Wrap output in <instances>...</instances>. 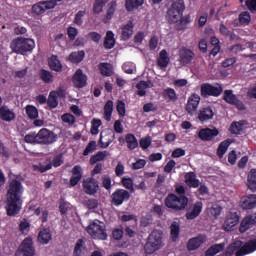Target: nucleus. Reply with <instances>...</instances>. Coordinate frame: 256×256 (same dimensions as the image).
Returning a JSON list of instances; mask_svg holds the SVG:
<instances>
[{
    "label": "nucleus",
    "mask_w": 256,
    "mask_h": 256,
    "mask_svg": "<svg viewBox=\"0 0 256 256\" xmlns=\"http://www.w3.org/2000/svg\"><path fill=\"white\" fill-rule=\"evenodd\" d=\"M183 11H185V1L172 0L167 12L168 21L176 23L180 29H185L187 23H191V16L183 17Z\"/></svg>",
    "instance_id": "obj_1"
},
{
    "label": "nucleus",
    "mask_w": 256,
    "mask_h": 256,
    "mask_svg": "<svg viewBox=\"0 0 256 256\" xmlns=\"http://www.w3.org/2000/svg\"><path fill=\"white\" fill-rule=\"evenodd\" d=\"M189 199L184 195L169 194L165 199V205L174 211H183L187 207Z\"/></svg>",
    "instance_id": "obj_2"
},
{
    "label": "nucleus",
    "mask_w": 256,
    "mask_h": 256,
    "mask_svg": "<svg viewBox=\"0 0 256 256\" xmlns=\"http://www.w3.org/2000/svg\"><path fill=\"white\" fill-rule=\"evenodd\" d=\"M10 47L14 53H27L35 49V41L29 38H18L11 42Z\"/></svg>",
    "instance_id": "obj_3"
},
{
    "label": "nucleus",
    "mask_w": 256,
    "mask_h": 256,
    "mask_svg": "<svg viewBox=\"0 0 256 256\" xmlns=\"http://www.w3.org/2000/svg\"><path fill=\"white\" fill-rule=\"evenodd\" d=\"M87 233L91 236L92 239H98L105 241L107 239V230L105 229V224L99 220H95L90 223L86 228Z\"/></svg>",
    "instance_id": "obj_4"
},
{
    "label": "nucleus",
    "mask_w": 256,
    "mask_h": 256,
    "mask_svg": "<svg viewBox=\"0 0 256 256\" xmlns=\"http://www.w3.org/2000/svg\"><path fill=\"white\" fill-rule=\"evenodd\" d=\"M61 1L62 0H46L37 2L32 5L31 11L33 15H43L51 9H55V7H57V3Z\"/></svg>",
    "instance_id": "obj_5"
},
{
    "label": "nucleus",
    "mask_w": 256,
    "mask_h": 256,
    "mask_svg": "<svg viewBox=\"0 0 256 256\" xmlns=\"http://www.w3.org/2000/svg\"><path fill=\"white\" fill-rule=\"evenodd\" d=\"M23 201L21 198L6 196V211L9 217H13L21 211Z\"/></svg>",
    "instance_id": "obj_6"
},
{
    "label": "nucleus",
    "mask_w": 256,
    "mask_h": 256,
    "mask_svg": "<svg viewBox=\"0 0 256 256\" xmlns=\"http://www.w3.org/2000/svg\"><path fill=\"white\" fill-rule=\"evenodd\" d=\"M56 139L57 135L47 128H42L37 133V144L39 145H51L55 143Z\"/></svg>",
    "instance_id": "obj_7"
},
{
    "label": "nucleus",
    "mask_w": 256,
    "mask_h": 256,
    "mask_svg": "<svg viewBox=\"0 0 256 256\" xmlns=\"http://www.w3.org/2000/svg\"><path fill=\"white\" fill-rule=\"evenodd\" d=\"M21 195H23V184H21V181L17 179L10 180L7 187L6 197L21 199Z\"/></svg>",
    "instance_id": "obj_8"
},
{
    "label": "nucleus",
    "mask_w": 256,
    "mask_h": 256,
    "mask_svg": "<svg viewBox=\"0 0 256 256\" xmlns=\"http://www.w3.org/2000/svg\"><path fill=\"white\" fill-rule=\"evenodd\" d=\"M82 187L87 195H95L99 191V182L95 178L89 177L83 180Z\"/></svg>",
    "instance_id": "obj_9"
},
{
    "label": "nucleus",
    "mask_w": 256,
    "mask_h": 256,
    "mask_svg": "<svg viewBox=\"0 0 256 256\" xmlns=\"http://www.w3.org/2000/svg\"><path fill=\"white\" fill-rule=\"evenodd\" d=\"M112 203L116 206L123 205L124 201H129L131 194L124 189H118L112 194Z\"/></svg>",
    "instance_id": "obj_10"
},
{
    "label": "nucleus",
    "mask_w": 256,
    "mask_h": 256,
    "mask_svg": "<svg viewBox=\"0 0 256 256\" xmlns=\"http://www.w3.org/2000/svg\"><path fill=\"white\" fill-rule=\"evenodd\" d=\"M201 102V97L199 94H193L188 98L186 104V111L188 115H195L197 109L199 108V103Z\"/></svg>",
    "instance_id": "obj_11"
},
{
    "label": "nucleus",
    "mask_w": 256,
    "mask_h": 256,
    "mask_svg": "<svg viewBox=\"0 0 256 256\" xmlns=\"http://www.w3.org/2000/svg\"><path fill=\"white\" fill-rule=\"evenodd\" d=\"M237 225H239V215L234 212L228 213L223 223L224 231H233V227H237Z\"/></svg>",
    "instance_id": "obj_12"
},
{
    "label": "nucleus",
    "mask_w": 256,
    "mask_h": 256,
    "mask_svg": "<svg viewBox=\"0 0 256 256\" xmlns=\"http://www.w3.org/2000/svg\"><path fill=\"white\" fill-rule=\"evenodd\" d=\"M223 93V88L221 86L215 87L210 84H204L201 87V94L203 97H207L209 95H212L213 97H219Z\"/></svg>",
    "instance_id": "obj_13"
},
{
    "label": "nucleus",
    "mask_w": 256,
    "mask_h": 256,
    "mask_svg": "<svg viewBox=\"0 0 256 256\" xmlns=\"http://www.w3.org/2000/svg\"><path fill=\"white\" fill-rule=\"evenodd\" d=\"M239 253H244V250H243V242L238 240L230 244L226 250V253L223 254L222 256H243V255H239Z\"/></svg>",
    "instance_id": "obj_14"
},
{
    "label": "nucleus",
    "mask_w": 256,
    "mask_h": 256,
    "mask_svg": "<svg viewBox=\"0 0 256 256\" xmlns=\"http://www.w3.org/2000/svg\"><path fill=\"white\" fill-rule=\"evenodd\" d=\"M217 135H219V130H217V128H204L201 129L198 133V137L202 141H212V139H215Z\"/></svg>",
    "instance_id": "obj_15"
},
{
    "label": "nucleus",
    "mask_w": 256,
    "mask_h": 256,
    "mask_svg": "<svg viewBox=\"0 0 256 256\" xmlns=\"http://www.w3.org/2000/svg\"><path fill=\"white\" fill-rule=\"evenodd\" d=\"M195 53L187 48H182L179 51V62L181 65H189L193 61Z\"/></svg>",
    "instance_id": "obj_16"
},
{
    "label": "nucleus",
    "mask_w": 256,
    "mask_h": 256,
    "mask_svg": "<svg viewBox=\"0 0 256 256\" xmlns=\"http://www.w3.org/2000/svg\"><path fill=\"white\" fill-rule=\"evenodd\" d=\"M115 139V133L113 130H107L100 134V145L103 149H107Z\"/></svg>",
    "instance_id": "obj_17"
},
{
    "label": "nucleus",
    "mask_w": 256,
    "mask_h": 256,
    "mask_svg": "<svg viewBox=\"0 0 256 256\" xmlns=\"http://www.w3.org/2000/svg\"><path fill=\"white\" fill-rule=\"evenodd\" d=\"M201 211H203V203L196 202L193 207L189 208L186 213V219L189 221L193 219H197L199 215H201Z\"/></svg>",
    "instance_id": "obj_18"
},
{
    "label": "nucleus",
    "mask_w": 256,
    "mask_h": 256,
    "mask_svg": "<svg viewBox=\"0 0 256 256\" xmlns=\"http://www.w3.org/2000/svg\"><path fill=\"white\" fill-rule=\"evenodd\" d=\"M20 249L25 256H34L35 255V247L33 246V239L26 238L21 246Z\"/></svg>",
    "instance_id": "obj_19"
},
{
    "label": "nucleus",
    "mask_w": 256,
    "mask_h": 256,
    "mask_svg": "<svg viewBox=\"0 0 256 256\" xmlns=\"http://www.w3.org/2000/svg\"><path fill=\"white\" fill-rule=\"evenodd\" d=\"M206 238L205 236H197L192 239H190L187 243V249L188 251H197L203 243H205Z\"/></svg>",
    "instance_id": "obj_20"
},
{
    "label": "nucleus",
    "mask_w": 256,
    "mask_h": 256,
    "mask_svg": "<svg viewBox=\"0 0 256 256\" xmlns=\"http://www.w3.org/2000/svg\"><path fill=\"white\" fill-rule=\"evenodd\" d=\"M83 179V168L81 166L76 165L72 169V177L70 179V185L75 187L77 183H79Z\"/></svg>",
    "instance_id": "obj_21"
},
{
    "label": "nucleus",
    "mask_w": 256,
    "mask_h": 256,
    "mask_svg": "<svg viewBox=\"0 0 256 256\" xmlns=\"http://www.w3.org/2000/svg\"><path fill=\"white\" fill-rule=\"evenodd\" d=\"M73 83L75 87H78L79 89L87 85V76L83 74V70L79 69L76 71L73 77Z\"/></svg>",
    "instance_id": "obj_22"
},
{
    "label": "nucleus",
    "mask_w": 256,
    "mask_h": 256,
    "mask_svg": "<svg viewBox=\"0 0 256 256\" xmlns=\"http://www.w3.org/2000/svg\"><path fill=\"white\" fill-rule=\"evenodd\" d=\"M242 209H255L256 207V194H250L241 200Z\"/></svg>",
    "instance_id": "obj_23"
},
{
    "label": "nucleus",
    "mask_w": 256,
    "mask_h": 256,
    "mask_svg": "<svg viewBox=\"0 0 256 256\" xmlns=\"http://www.w3.org/2000/svg\"><path fill=\"white\" fill-rule=\"evenodd\" d=\"M151 88H153V82L151 80L140 81L136 85V89H138L137 95H139V97H145L147 95V92L145 91V89H151Z\"/></svg>",
    "instance_id": "obj_24"
},
{
    "label": "nucleus",
    "mask_w": 256,
    "mask_h": 256,
    "mask_svg": "<svg viewBox=\"0 0 256 256\" xmlns=\"http://www.w3.org/2000/svg\"><path fill=\"white\" fill-rule=\"evenodd\" d=\"M148 241L154 243V245H157L158 247H161L163 245V233L159 230H154L148 237Z\"/></svg>",
    "instance_id": "obj_25"
},
{
    "label": "nucleus",
    "mask_w": 256,
    "mask_h": 256,
    "mask_svg": "<svg viewBox=\"0 0 256 256\" xmlns=\"http://www.w3.org/2000/svg\"><path fill=\"white\" fill-rule=\"evenodd\" d=\"M38 241L41 245H47L51 241V230L44 228L38 233Z\"/></svg>",
    "instance_id": "obj_26"
},
{
    "label": "nucleus",
    "mask_w": 256,
    "mask_h": 256,
    "mask_svg": "<svg viewBox=\"0 0 256 256\" xmlns=\"http://www.w3.org/2000/svg\"><path fill=\"white\" fill-rule=\"evenodd\" d=\"M0 118L2 121H13L15 119V112L10 110L7 106L0 108Z\"/></svg>",
    "instance_id": "obj_27"
},
{
    "label": "nucleus",
    "mask_w": 256,
    "mask_h": 256,
    "mask_svg": "<svg viewBox=\"0 0 256 256\" xmlns=\"http://www.w3.org/2000/svg\"><path fill=\"white\" fill-rule=\"evenodd\" d=\"M135 27V24L133 22H128L126 25L122 27V39L123 41H127L128 39H131L133 36V28Z\"/></svg>",
    "instance_id": "obj_28"
},
{
    "label": "nucleus",
    "mask_w": 256,
    "mask_h": 256,
    "mask_svg": "<svg viewBox=\"0 0 256 256\" xmlns=\"http://www.w3.org/2000/svg\"><path fill=\"white\" fill-rule=\"evenodd\" d=\"M247 186L252 191V193H255L256 191V169H251L247 176Z\"/></svg>",
    "instance_id": "obj_29"
},
{
    "label": "nucleus",
    "mask_w": 256,
    "mask_h": 256,
    "mask_svg": "<svg viewBox=\"0 0 256 256\" xmlns=\"http://www.w3.org/2000/svg\"><path fill=\"white\" fill-rule=\"evenodd\" d=\"M170 61L171 59L169 58V53H167V50H162L157 60L158 66L165 69L169 65Z\"/></svg>",
    "instance_id": "obj_30"
},
{
    "label": "nucleus",
    "mask_w": 256,
    "mask_h": 256,
    "mask_svg": "<svg viewBox=\"0 0 256 256\" xmlns=\"http://www.w3.org/2000/svg\"><path fill=\"white\" fill-rule=\"evenodd\" d=\"M214 115L215 114L213 113V109H211V107H205L200 109L198 119L200 121H209V119H211Z\"/></svg>",
    "instance_id": "obj_31"
},
{
    "label": "nucleus",
    "mask_w": 256,
    "mask_h": 256,
    "mask_svg": "<svg viewBox=\"0 0 256 256\" xmlns=\"http://www.w3.org/2000/svg\"><path fill=\"white\" fill-rule=\"evenodd\" d=\"M98 67L100 69L101 75L104 77H111V75H113V65L110 63L103 62L100 63Z\"/></svg>",
    "instance_id": "obj_32"
},
{
    "label": "nucleus",
    "mask_w": 256,
    "mask_h": 256,
    "mask_svg": "<svg viewBox=\"0 0 256 256\" xmlns=\"http://www.w3.org/2000/svg\"><path fill=\"white\" fill-rule=\"evenodd\" d=\"M107 157H109V152L100 151V152L96 153L95 155L91 156L90 165H95L96 163L105 161V159H107Z\"/></svg>",
    "instance_id": "obj_33"
},
{
    "label": "nucleus",
    "mask_w": 256,
    "mask_h": 256,
    "mask_svg": "<svg viewBox=\"0 0 256 256\" xmlns=\"http://www.w3.org/2000/svg\"><path fill=\"white\" fill-rule=\"evenodd\" d=\"M185 182L188 187H194L195 189L199 187V180H197V176L193 172L187 173L185 175Z\"/></svg>",
    "instance_id": "obj_34"
},
{
    "label": "nucleus",
    "mask_w": 256,
    "mask_h": 256,
    "mask_svg": "<svg viewBox=\"0 0 256 256\" xmlns=\"http://www.w3.org/2000/svg\"><path fill=\"white\" fill-rule=\"evenodd\" d=\"M105 49H113L115 47V34L113 31H108L104 40Z\"/></svg>",
    "instance_id": "obj_35"
},
{
    "label": "nucleus",
    "mask_w": 256,
    "mask_h": 256,
    "mask_svg": "<svg viewBox=\"0 0 256 256\" xmlns=\"http://www.w3.org/2000/svg\"><path fill=\"white\" fill-rule=\"evenodd\" d=\"M163 97L166 99V101H172L175 103L177 99H179V96H177V92H175V89L173 88H166L163 90Z\"/></svg>",
    "instance_id": "obj_36"
},
{
    "label": "nucleus",
    "mask_w": 256,
    "mask_h": 256,
    "mask_svg": "<svg viewBox=\"0 0 256 256\" xmlns=\"http://www.w3.org/2000/svg\"><path fill=\"white\" fill-rule=\"evenodd\" d=\"M63 92L59 91H52L49 94L48 97V101L47 104L49 105V107H51L52 109H55V107H57V105H59V101H57V97H59V95H62Z\"/></svg>",
    "instance_id": "obj_37"
},
{
    "label": "nucleus",
    "mask_w": 256,
    "mask_h": 256,
    "mask_svg": "<svg viewBox=\"0 0 256 256\" xmlns=\"http://www.w3.org/2000/svg\"><path fill=\"white\" fill-rule=\"evenodd\" d=\"M243 253H239V255H249V253H253L256 251V239L248 241L245 246H242Z\"/></svg>",
    "instance_id": "obj_38"
},
{
    "label": "nucleus",
    "mask_w": 256,
    "mask_h": 256,
    "mask_svg": "<svg viewBox=\"0 0 256 256\" xmlns=\"http://www.w3.org/2000/svg\"><path fill=\"white\" fill-rule=\"evenodd\" d=\"M49 66L52 69V71H62L63 65L61 64V61L57 56H51L49 59Z\"/></svg>",
    "instance_id": "obj_39"
},
{
    "label": "nucleus",
    "mask_w": 256,
    "mask_h": 256,
    "mask_svg": "<svg viewBox=\"0 0 256 256\" xmlns=\"http://www.w3.org/2000/svg\"><path fill=\"white\" fill-rule=\"evenodd\" d=\"M107 12H106V18L104 19V23H107V21H111L113 18V15H115V11H117V2H110L107 5Z\"/></svg>",
    "instance_id": "obj_40"
},
{
    "label": "nucleus",
    "mask_w": 256,
    "mask_h": 256,
    "mask_svg": "<svg viewBox=\"0 0 256 256\" xmlns=\"http://www.w3.org/2000/svg\"><path fill=\"white\" fill-rule=\"evenodd\" d=\"M143 3L145 0H126L125 7L128 11H134V9H139Z\"/></svg>",
    "instance_id": "obj_41"
},
{
    "label": "nucleus",
    "mask_w": 256,
    "mask_h": 256,
    "mask_svg": "<svg viewBox=\"0 0 256 256\" xmlns=\"http://www.w3.org/2000/svg\"><path fill=\"white\" fill-rule=\"evenodd\" d=\"M127 147L128 149H137L139 147V142L137 141V138L133 134H127L125 137Z\"/></svg>",
    "instance_id": "obj_42"
},
{
    "label": "nucleus",
    "mask_w": 256,
    "mask_h": 256,
    "mask_svg": "<svg viewBox=\"0 0 256 256\" xmlns=\"http://www.w3.org/2000/svg\"><path fill=\"white\" fill-rule=\"evenodd\" d=\"M223 249H225V243L215 244L206 251V255L207 256L217 255V253H221Z\"/></svg>",
    "instance_id": "obj_43"
},
{
    "label": "nucleus",
    "mask_w": 256,
    "mask_h": 256,
    "mask_svg": "<svg viewBox=\"0 0 256 256\" xmlns=\"http://www.w3.org/2000/svg\"><path fill=\"white\" fill-rule=\"evenodd\" d=\"M74 256H85V242L82 239L76 242Z\"/></svg>",
    "instance_id": "obj_44"
},
{
    "label": "nucleus",
    "mask_w": 256,
    "mask_h": 256,
    "mask_svg": "<svg viewBox=\"0 0 256 256\" xmlns=\"http://www.w3.org/2000/svg\"><path fill=\"white\" fill-rule=\"evenodd\" d=\"M85 57L84 51L72 52L69 55V61L72 63H81Z\"/></svg>",
    "instance_id": "obj_45"
},
{
    "label": "nucleus",
    "mask_w": 256,
    "mask_h": 256,
    "mask_svg": "<svg viewBox=\"0 0 256 256\" xmlns=\"http://www.w3.org/2000/svg\"><path fill=\"white\" fill-rule=\"evenodd\" d=\"M111 115H113V101H108L104 106V119L111 121Z\"/></svg>",
    "instance_id": "obj_46"
},
{
    "label": "nucleus",
    "mask_w": 256,
    "mask_h": 256,
    "mask_svg": "<svg viewBox=\"0 0 256 256\" xmlns=\"http://www.w3.org/2000/svg\"><path fill=\"white\" fill-rule=\"evenodd\" d=\"M159 249H161V247L154 244L150 240H148L144 246V251H145V253H147V255H153V253H155V251H159Z\"/></svg>",
    "instance_id": "obj_47"
},
{
    "label": "nucleus",
    "mask_w": 256,
    "mask_h": 256,
    "mask_svg": "<svg viewBox=\"0 0 256 256\" xmlns=\"http://www.w3.org/2000/svg\"><path fill=\"white\" fill-rule=\"evenodd\" d=\"M25 111L29 119H37L39 117V110L33 105L26 106Z\"/></svg>",
    "instance_id": "obj_48"
},
{
    "label": "nucleus",
    "mask_w": 256,
    "mask_h": 256,
    "mask_svg": "<svg viewBox=\"0 0 256 256\" xmlns=\"http://www.w3.org/2000/svg\"><path fill=\"white\" fill-rule=\"evenodd\" d=\"M229 145H231V143L228 140H225L219 144L217 154L220 158H223V155L227 153V149H229Z\"/></svg>",
    "instance_id": "obj_49"
},
{
    "label": "nucleus",
    "mask_w": 256,
    "mask_h": 256,
    "mask_svg": "<svg viewBox=\"0 0 256 256\" xmlns=\"http://www.w3.org/2000/svg\"><path fill=\"white\" fill-rule=\"evenodd\" d=\"M224 101H226V103H230V105H233L234 103H237V96H235L233 94V91L231 90H226L224 92Z\"/></svg>",
    "instance_id": "obj_50"
},
{
    "label": "nucleus",
    "mask_w": 256,
    "mask_h": 256,
    "mask_svg": "<svg viewBox=\"0 0 256 256\" xmlns=\"http://www.w3.org/2000/svg\"><path fill=\"white\" fill-rule=\"evenodd\" d=\"M71 209V203L65 201V199H60L59 201V211L62 215H67V211Z\"/></svg>",
    "instance_id": "obj_51"
},
{
    "label": "nucleus",
    "mask_w": 256,
    "mask_h": 256,
    "mask_svg": "<svg viewBox=\"0 0 256 256\" xmlns=\"http://www.w3.org/2000/svg\"><path fill=\"white\" fill-rule=\"evenodd\" d=\"M221 211H222L221 206L217 204H214L207 209L208 215H211L212 217H219V215H221Z\"/></svg>",
    "instance_id": "obj_52"
},
{
    "label": "nucleus",
    "mask_w": 256,
    "mask_h": 256,
    "mask_svg": "<svg viewBox=\"0 0 256 256\" xmlns=\"http://www.w3.org/2000/svg\"><path fill=\"white\" fill-rule=\"evenodd\" d=\"M251 225H253V223L251 222V219H249V216L245 217L240 224V233H245V231L251 229Z\"/></svg>",
    "instance_id": "obj_53"
},
{
    "label": "nucleus",
    "mask_w": 256,
    "mask_h": 256,
    "mask_svg": "<svg viewBox=\"0 0 256 256\" xmlns=\"http://www.w3.org/2000/svg\"><path fill=\"white\" fill-rule=\"evenodd\" d=\"M40 78L42 81H44V83H53V74H51L49 71H40Z\"/></svg>",
    "instance_id": "obj_54"
},
{
    "label": "nucleus",
    "mask_w": 256,
    "mask_h": 256,
    "mask_svg": "<svg viewBox=\"0 0 256 256\" xmlns=\"http://www.w3.org/2000/svg\"><path fill=\"white\" fill-rule=\"evenodd\" d=\"M230 131L234 135H239V133H241V131H243V123L233 122L230 126Z\"/></svg>",
    "instance_id": "obj_55"
},
{
    "label": "nucleus",
    "mask_w": 256,
    "mask_h": 256,
    "mask_svg": "<svg viewBox=\"0 0 256 256\" xmlns=\"http://www.w3.org/2000/svg\"><path fill=\"white\" fill-rule=\"evenodd\" d=\"M170 229H171V237H172L173 241H175L177 239V237H179L180 226H179L178 222H173L170 226Z\"/></svg>",
    "instance_id": "obj_56"
},
{
    "label": "nucleus",
    "mask_w": 256,
    "mask_h": 256,
    "mask_svg": "<svg viewBox=\"0 0 256 256\" xmlns=\"http://www.w3.org/2000/svg\"><path fill=\"white\" fill-rule=\"evenodd\" d=\"M103 123L100 119H93L92 120V127H91V133L92 135H97L99 133V128L101 127Z\"/></svg>",
    "instance_id": "obj_57"
},
{
    "label": "nucleus",
    "mask_w": 256,
    "mask_h": 256,
    "mask_svg": "<svg viewBox=\"0 0 256 256\" xmlns=\"http://www.w3.org/2000/svg\"><path fill=\"white\" fill-rule=\"evenodd\" d=\"M97 149V142L96 141H90L86 147V149L83 152L84 156L91 155L93 151H96Z\"/></svg>",
    "instance_id": "obj_58"
},
{
    "label": "nucleus",
    "mask_w": 256,
    "mask_h": 256,
    "mask_svg": "<svg viewBox=\"0 0 256 256\" xmlns=\"http://www.w3.org/2000/svg\"><path fill=\"white\" fill-rule=\"evenodd\" d=\"M116 109H117V113H118L119 117L125 116L126 109H125V102H123V100L117 101Z\"/></svg>",
    "instance_id": "obj_59"
},
{
    "label": "nucleus",
    "mask_w": 256,
    "mask_h": 256,
    "mask_svg": "<svg viewBox=\"0 0 256 256\" xmlns=\"http://www.w3.org/2000/svg\"><path fill=\"white\" fill-rule=\"evenodd\" d=\"M239 21L241 25H249L251 21V15H249V12H243L239 15Z\"/></svg>",
    "instance_id": "obj_60"
},
{
    "label": "nucleus",
    "mask_w": 256,
    "mask_h": 256,
    "mask_svg": "<svg viewBox=\"0 0 256 256\" xmlns=\"http://www.w3.org/2000/svg\"><path fill=\"white\" fill-rule=\"evenodd\" d=\"M123 70L128 75H133V73H135V64H133L132 62H126L123 65Z\"/></svg>",
    "instance_id": "obj_61"
},
{
    "label": "nucleus",
    "mask_w": 256,
    "mask_h": 256,
    "mask_svg": "<svg viewBox=\"0 0 256 256\" xmlns=\"http://www.w3.org/2000/svg\"><path fill=\"white\" fill-rule=\"evenodd\" d=\"M105 2H101V0H95L94 6H93V10L94 13H103V7H105Z\"/></svg>",
    "instance_id": "obj_62"
},
{
    "label": "nucleus",
    "mask_w": 256,
    "mask_h": 256,
    "mask_svg": "<svg viewBox=\"0 0 256 256\" xmlns=\"http://www.w3.org/2000/svg\"><path fill=\"white\" fill-rule=\"evenodd\" d=\"M24 141H25L26 143H34V144H37V133L31 132V133L27 134V135L24 137Z\"/></svg>",
    "instance_id": "obj_63"
},
{
    "label": "nucleus",
    "mask_w": 256,
    "mask_h": 256,
    "mask_svg": "<svg viewBox=\"0 0 256 256\" xmlns=\"http://www.w3.org/2000/svg\"><path fill=\"white\" fill-rule=\"evenodd\" d=\"M111 177L109 175H104L102 177V187H104V189H106L107 191H109V189H111Z\"/></svg>",
    "instance_id": "obj_64"
}]
</instances>
